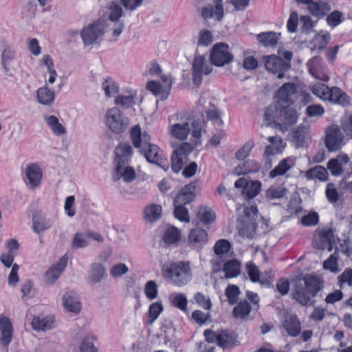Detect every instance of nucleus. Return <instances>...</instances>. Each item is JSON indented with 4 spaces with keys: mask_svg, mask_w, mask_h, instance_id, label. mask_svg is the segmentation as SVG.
<instances>
[{
    "mask_svg": "<svg viewBox=\"0 0 352 352\" xmlns=\"http://www.w3.org/2000/svg\"><path fill=\"white\" fill-rule=\"evenodd\" d=\"M129 138L135 148L143 155L146 160L152 164L160 166L164 170L168 168V162L163 158V152L160 148L151 143V136L146 131H142L139 124L133 126L129 132Z\"/></svg>",
    "mask_w": 352,
    "mask_h": 352,
    "instance_id": "obj_1",
    "label": "nucleus"
},
{
    "mask_svg": "<svg viewBox=\"0 0 352 352\" xmlns=\"http://www.w3.org/2000/svg\"><path fill=\"white\" fill-rule=\"evenodd\" d=\"M175 117L177 122L173 124H171V121L174 118L173 116L168 118L169 126L168 130L170 136L180 141L186 140L190 133V124L192 136L195 142L194 146L197 147L200 145L203 126L202 120L197 119L191 122V118L188 116L182 113H176Z\"/></svg>",
    "mask_w": 352,
    "mask_h": 352,
    "instance_id": "obj_2",
    "label": "nucleus"
},
{
    "mask_svg": "<svg viewBox=\"0 0 352 352\" xmlns=\"http://www.w3.org/2000/svg\"><path fill=\"white\" fill-rule=\"evenodd\" d=\"M263 117L267 125L275 124L285 131L297 122L298 113L289 105L271 104L266 107Z\"/></svg>",
    "mask_w": 352,
    "mask_h": 352,
    "instance_id": "obj_3",
    "label": "nucleus"
},
{
    "mask_svg": "<svg viewBox=\"0 0 352 352\" xmlns=\"http://www.w3.org/2000/svg\"><path fill=\"white\" fill-rule=\"evenodd\" d=\"M164 280L177 287H183L189 283L192 276L189 261H168L162 267Z\"/></svg>",
    "mask_w": 352,
    "mask_h": 352,
    "instance_id": "obj_4",
    "label": "nucleus"
},
{
    "mask_svg": "<svg viewBox=\"0 0 352 352\" xmlns=\"http://www.w3.org/2000/svg\"><path fill=\"white\" fill-rule=\"evenodd\" d=\"M304 285L296 283L292 293V298L301 305H307L311 300L316 296L323 288V281L318 276L313 274L303 277Z\"/></svg>",
    "mask_w": 352,
    "mask_h": 352,
    "instance_id": "obj_5",
    "label": "nucleus"
},
{
    "mask_svg": "<svg viewBox=\"0 0 352 352\" xmlns=\"http://www.w3.org/2000/svg\"><path fill=\"white\" fill-rule=\"evenodd\" d=\"M313 94L324 101H329L331 104L347 107L351 104V97L340 87H331L323 83H316L310 88Z\"/></svg>",
    "mask_w": 352,
    "mask_h": 352,
    "instance_id": "obj_6",
    "label": "nucleus"
},
{
    "mask_svg": "<svg viewBox=\"0 0 352 352\" xmlns=\"http://www.w3.org/2000/svg\"><path fill=\"white\" fill-rule=\"evenodd\" d=\"M205 340L208 343L216 344L223 349L231 348L236 342L237 336L229 329H218L212 331L207 329L204 331Z\"/></svg>",
    "mask_w": 352,
    "mask_h": 352,
    "instance_id": "obj_7",
    "label": "nucleus"
},
{
    "mask_svg": "<svg viewBox=\"0 0 352 352\" xmlns=\"http://www.w3.org/2000/svg\"><path fill=\"white\" fill-rule=\"evenodd\" d=\"M234 56L229 50V45L226 43H217L210 50V61L216 67H221L231 63Z\"/></svg>",
    "mask_w": 352,
    "mask_h": 352,
    "instance_id": "obj_8",
    "label": "nucleus"
},
{
    "mask_svg": "<svg viewBox=\"0 0 352 352\" xmlns=\"http://www.w3.org/2000/svg\"><path fill=\"white\" fill-rule=\"evenodd\" d=\"M194 148L195 146L187 142L179 144L175 148L171 155V168L174 173H177L182 169Z\"/></svg>",
    "mask_w": 352,
    "mask_h": 352,
    "instance_id": "obj_9",
    "label": "nucleus"
},
{
    "mask_svg": "<svg viewBox=\"0 0 352 352\" xmlns=\"http://www.w3.org/2000/svg\"><path fill=\"white\" fill-rule=\"evenodd\" d=\"M105 123L112 132L120 134L124 131L129 120L118 108L113 107L106 113Z\"/></svg>",
    "mask_w": 352,
    "mask_h": 352,
    "instance_id": "obj_10",
    "label": "nucleus"
},
{
    "mask_svg": "<svg viewBox=\"0 0 352 352\" xmlns=\"http://www.w3.org/2000/svg\"><path fill=\"white\" fill-rule=\"evenodd\" d=\"M105 27V20L100 18L90 23L87 28H84L80 32L84 44L89 45L96 43L98 38L103 36Z\"/></svg>",
    "mask_w": 352,
    "mask_h": 352,
    "instance_id": "obj_11",
    "label": "nucleus"
},
{
    "mask_svg": "<svg viewBox=\"0 0 352 352\" xmlns=\"http://www.w3.org/2000/svg\"><path fill=\"white\" fill-rule=\"evenodd\" d=\"M212 67L207 63L204 56H195L192 63V80L193 84L199 87L203 80V75H209Z\"/></svg>",
    "mask_w": 352,
    "mask_h": 352,
    "instance_id": "obj_12",
    "label": "nucleus"
},
{
    "mask_svg": "<svg viewBox=\"0 0 352 352\" xmlns=\"http://www.w3.org/2000/svg\"><path fill=\"white\" fill-rule=\"evenodd\" d=\"M263 60L265 69L276 75L278 79L284 78L285 72L291 67V65H288L283 58L275 54L265 56Z\"/></svg>",
    "mask_w": 352,
    "mask_h": 352,
    "instance_id": "obj_13",
    "label": "nucleus"
},
{
    "mask_svg": "<svg viewBox=\"0 0 352 352\" xmlns=\"http://www.w3.org/2000/svg\"><path fill=\"white\" fill-rule=\"evenodd\" d=\"M335 237L332 229L323 228L316 230L314 242L315 248L320 250H327L331 252L333 249Z\"/></svg>",
    "mask_w": 352,
    "mask_h": 352,
    "instance_id": "obj_14",
    "label": "nucleus"
},
{
    "mask_svg": "<svg viewBox=\"0 0 352 352\" xmlns=\"http://www.w3.org/2000/svg\"><path fill=\"white\" fill-rule=\"evenodd\" d=\"M236 188H242V194L248 199L254 198L261 191V182L258 180L247 181L244 177L238 179L234 183Z\"/></svg>",
    "mask_w": 352,
    "mask_h": 352,
    "instance_id": "obj_15",
    "label": "nucleus"
},
{
    "mask_svg": "<svg viewBox=\"0 0 352 352\" xmlns=\"http://www.w3.org/2000/svg\"><path fill=\"white\" fill-rule=\"evenodd\" d=\"M343 135L337 125L329 126L326 130L325 145L330 151H336L340 148Z\"/></svg>",
    "mask_w": 352,
    "mask_h": 352,
    "instance_id": "obj_16",
    "label": "nucleus"
},
{
    "mask_svg": "<svg viewBox=\"0 0 352 352\" xmlns=\"http://www.w3.org/2000/svg\"><path fill=\"white\" fill-rule=\"evenodd\" d=\"M68 258L66 255L62 256L59 261L52 265L45 273L44 279L47 285L54 284L60 277L67 265Z\"/></svg>",
    "mask_w": 352,
    "mask_h": 352,
    "instance_id": "obj_17",
    "label": "nucleus"
},
{
    "mask_svg": "<svg viewBox=\"0 0 352 352\" xmlns=\"http://www.w3.org/2000/svg\"><path fill=\"white\" fill-rule=\"evenodd\" d=\"M208 234L204 229L195 228L189 231L188 243L191 248L200 250L208 243Z\"/></svg>",
    "mask_w": 352,
    "mask_h": 352,
    "instance_id": "obj_18",
    "label": "nucleus"
},
{
    "mask_svg": "<svg viewBox=\"0 0 352 352\" xmlns=\"http://www.w3.org/2000/svg\"><path fill=\"white\" fill-rule=\"evenodd\" d=\"M115 153L117 160L116 170L120 171L121 165H125L130 162L133 150L129 143L123 142L116 146Z\"/></svg>",
    "mask_w": 352,
    "mask_h": 352,
    "instance_id": "obj_19",
    "label": "nucleus"
},
{
    "mask_svg": "<svg viewBox=\"0 0 352 352\" xmlns=\"http://www.w3.org/2000/svg\"><path fill=\"white\" fill-rule=\"evenodd\" d=\"M195 189L196 185L192 182L182 188L174 199L173 204L186 206L190 204L195 198Z\"/></svg>",
    "mask_w": 352,
    "mask_h": 352,
    "instance_id": "obj_20",
    "label": "nucleus"
},
{
    "mask_svg": "<svg viewBox=\"0 0 352 352\" xmlns=\"http://www.w3.org/2000/svg\"><path fill=\"white\" fill-rule=\"evenodd\" d=\"M43 173L41 167L36 163L28 165L25 168L26 184L29 188L34 189L41 182Z\"/></svg>",
    "mask_w": 352,
    "mask_h": 352,
    "instance_id": "obj_21",
    "label": "nucleus"
},
{
    "mask_svg": "<svg viewBox=\"0 0 352 352\" xmlns=\"http://www.w3.org/2000/svg\"><path fill=\"white\" fill-rule=\"evenodd\" d=\"M0 344L8 346L13 337V327L8 316H0Z\"/></svg>",
    "mask_w": 352,
    "mask_h": 352,
    "instance_id": "obj_22",
    "label": "nucleus"
},
{
    "mask_svg": "<svg viewBox=\"0 0 352 352\" xmlns=\"http://www.w3.org/2000/svg\"><path fill=\"white\" fill-rule=\"evenodd\" d=\"M297 93L296 86L293 82L284 83L276 91V97L283 103L292 104L294 103V96Z\"/></svg>",
    "mask_w": 352,
    "mask_h": 352,
    "instance_id": "obj_23",
    "label": "nucleus"
},
{
    "mask_svg": "<svg viewBox=\"0 0 352 352\" xmlns=\"http://www.w3.org/2000/svg\"><path fill=\"white\" fill-rule=\"evenodd\" d=\"M331 10L330 3L326 0L312 1L309 6V12L315 17L322 18L327 16Z\"/></svg>",
    "mask_w": 352,
    "mask_h": 352,
    "instance_id": "obj_24",
    "label": "nucleus"
},
{
    "mask_svg": "<svg viewBox=\"0 0 352 352\" xmlns=\"http://www.w3.org/2000/svg\"><path fill=\"white\" fill-rule=\"evenodd\" d=\"M296 163L295 158L287 157L281 160L278 164L269 173L270 178H275L278 176L284 175L288 172Z\"/></svg>",
    "mask_w": 352,
    "mask_h": 352,
    "instance_id": "obj_25",
    "label": "nucleus"
},
{
    "mask_svg": "<svg viewBox=\"0 0 352 352\" xmlns=\"http://www.w3.org/2000/svg\"><path fill=\"white\" fill-rule=\"evenodd\" d=\"M283 327L287 334L292 337L298 336L301 331V324L296 315L286 316L283 322Z\"/></svg>",
    "mask_w": 352,
    "mask_h": 352,
    "instance_id": "obj_26",
    "label": "nucleus"
},
{
    "mask_svg": "<svg viewBox=\"0 0 352 352\" xmlns=\"http://www.w3.org/2000/svg\"><path fill=\"white\" fill-rule=\"evenodd\" d=\"M261 164L254 160H248L239 164L233 169V174L236 175L255 173L260 170Z\"/></svg>",
    "mask_w": 352,
    "mask_h": 352,
    "instance_id": "obj_27",
    "label": "nucleus"
},
{
    "mask_svg": "<svg viewBox=\"0 0 352 352\" xmlns=\"http://www.w3.org/2000/svg\"><path fill=\"white\" fill-rule=\"evenodd\" d=\"M241 265L240 261L236 258L226 261L223 266L225 277L227 278L237 277L241 274Z\"/></svg>",
    "mask_w": 352,
    "mask_h": 352,
    "instance_id": "obj_28",
    "label": "nucleus"
},
{
    "mask_svg": "<svg viewBox=\"0 0 352 352\" xmlns=\"http://www.w3.org/2000/svg\"><path fill=\"white\" fill-rule=\"evenodd\" d=\"M252 311V307L247 300H241L234 307L232 317L236 319H245Z\"/></svg>",
    "mask_w": 352,
    "mask_h": 352,
    "instance_id": "obj_29",
    "label": "nucleus"
},
{
    "mask_svg": "<svg viewBox=\"0 0 352 352\" xmlns=\"http://www.w3.org/2000/svg\"><path fill=\"white\" fill-rule=\"evenodd\" d=\"M305 176L308 180L318 179L320 182H325L329 177L327 169L320 165L307 170L305 172Z\"/></svg>",
    "mask_w": 352,
    "mask_h": 352,
    "instance_id": "obj_30",
    "label": "nucleus"
},
{
    "mask_svg": "<svg viewBox=\"0 0 352 352\" xmlns=\"http://www.w3.org/2000/svg\"><path fill=\"white\" fill-rule=\"evenodd\" d=\"M309 72L310 74L316 79L327 82L329 77L326 72V69L320 63L312 61L309 64Z\"/></svg>",
    "mask_w": 352,
    "mask_h": 352,
    "instance_id": "obj_31",
    "label": "nucleus"
},
{
    "mask_svg": "<svg viewBox=\"0 0 352 352\" xmlns=\"http://www.w3.org/2000/svg\"><path fill=\"white\" fill-rule=\"evenodd\" d=\"M38 102L43 105H50L55 100V93L47 85L40 87L36 91Z\"/></svg>",
    "mask_w": 352,
    "mask_h": 352,
    "instance_id": "obj_32",
    "label": "nucleus"
},
{
    "mask_svg": "<svg viewBox=\"0 0 352 352\" xmlns=\"http://www.w3.org/2000/svg\"><path fill=\"white\" fill-rule=\"evenodd\" d=\"M231 249V243L228 240L224 239L217 241L213 247L214 254L220 259H226Z\"/></svg>",
    "mask_w": 352,
    "mask_h": 352,
    "instance_id": "obj_33",
    "label": "nucleus"
},
{
    "mask_svg": "<svg viewBox=\"0 0 352 352\" xmlns=\"http://www.w3.org/2000/svg\"><path fill=\"white\" fill-rule=\"evenodd\" d=\"M278 35L274 32H263L256 35L259 43L265 47H275L278 41Z\"/></svg>",
    "mask_w": 352,
    "mask_h": 352,
    "instance_id": "obj_34",
    "label": "nucleus"
},
{
    "mask_svg": "<svg viewBox=\"0 0 352 352\" xmlns=\"http://www.w3.org/2000/svg\"><path fill=\"white\" fill-rule=\"evenodd\" d=\"M63 305L66 309L74 313H78L81 309V304L73 292H67L64 295Z\"/></svg>",
    "mask_w": 352,
    "mask_h": 352,
    "instance_id": "obj_35",
    "label": "nucleus"
},
{
    "mask_svg": "<svg viewBox=\"0 0 352 352\" xmlns=\"http://www.w3.org/2000/svg\"><path fill=\"white\" fill-rule=\"evenodd\" d=\"M197 217L204 225L211 224L216 219L214 212L208 206H200L197 210Z\"/></svg>",
    "mask_w": 352,
    "mask_h": 352,
    "instance_id": "obj_36",
    "label": "nucleus"
},
{
    "mask_svg": "<svg viewBox=\"0 0 352 352\" xmlns=\"http://www.w3.org/2000/svg\"><path fill=\"white\" fill-rule=\"evenodd\" d=\"M1 43L3 47L1 53V63L5 72L7 73L10 71V61L14 58L16 52L10 45H6L5 41H2Z\"/></svg>",
    "mask_w": 352,
    "mask_h": 352,
    "instance_id": "obj_37",
    "label": "nucleus"
},
{
    "mask_svg": "<svg viewBox=\"0 0 352 352\" xmlns=\"http://www.w3.org/2000/svg\"><path fill=\"white\" fill-rule=\"evenodd\" d=\"M330 40L331 35L328 32L320 31L314 36L312 40V43L314 49L320 52L326 49Z\"/></svg>",
    "mask_w": 352,
    "mask_h": 352,
    "instance_id": "obj_38",
    "label": "nucleus"
},
{
    "mask_svg": "<svg viewBox=\"0 0 352 352\" xmlns=\"http://www.w3.org/2000/svg\"><path fill=\"white\" fill-rule=\"evenodd\" d=\"M54 324V319L51 316L40 318L34 317L32 321V328L36 331H45L52 329Z\"/></svg>",
    "mask_w": 352,
    "mask_h": 352,
    "instance_id": "obj_39",
    "label": "nucleus"
},
{
    "mask_svg": "<svg viewBox=\"0 0 352 352\" xmlns=\"http://www.w3.org/2000/svg\"><path fill=\"white\" fill-rule=\"evenodd\" d=\"M106 9L105 14H107V18L111 21L116 22L122 16V8L118 3L114 1L110 2L106 6Z\"/></svg>",
    "mask_w": 352,
    "mask_h": 352,
    "instance_id": "obj_40",
    "label": "nucleus"
},
{
    "mask_svg": "<svg viewBox=\"0 0 352 352\" xmlns=\"http://www.w3.org/2000/svg\"><path fill=\"white\" fill-rule=\"evenodd\" d=\"M162 207L157 204H151L145 208L144 219L149 222L155 221L158 219L162 213Z\"/></svg>",
    "mask_w": 352,
    "mask_h": 352,
    "instance_id": "obj_41",
    "label": "nucleus"
},
{
    "mask_svg": "<svg viewBox=\"0 0 352 352\" xmlns=\"http://www.w3.org/2000/svg\"><path fill=\"white\" fill-rule=\"evenodd\" d=\"M196 8L197 10L199 12L201 16L205 20H208L209 19L212 18L217 21H220L222 20L218 19L216 14V8L212 4L208 3L206 5L196 6Z\"/></svg>",
    "mask_w": 352,
    "mask_h": 352,
    "instance_id": "obj_42",
    "label": "nucleus"
},
{
    "mask_svg": "<svg viewBox=\"0 0 352 352\" xmlns=\"http://www.w3.org/2000/svg\"><path fill=\"white\" fill-rule=\"evenodd\" d=\"M181 239L180 231L175 227L168 228L163 236V241L166 244L177 243Z\"/></svg>",
    "mask_w": 352,
    "mask_h": 352,
    "instance_id": "obj_43",
    "label": "nucleus"
},
{
    "mask_svg": "<svg viewBox=\"0 0 352 352\" xmlns=\"http://www.w3.org/2000/svg\"><path fill=\"white\" fill-rule=\"evenodd\" d=\"M45 120L55 135H61L66 132L65 128L59 122L58 119L55 116L46 117Z\"/></svg>",
    "mask_w": 352,
    "mask_h": 352,
    "instance_id": "obj_44",
    "label": "nucleus"
},
{
    "mask_svg": "<svg viewBox=\"0 0 352 352\" xmlns=\"http://www.w3.org/2000/svg\"><path fill=\"white\" fill-rule=\"evenodd\" d=\"M164 308L161 302H153L148 308L147 322L151 324L159 317Z\"/></svg>",
    "mask_w": 352,
    "mask_h": 352,
    "instance_id": "obj_45",
    "label": "nucleus"
},
{
    "mask_svg": "<svg viewBox=\"0 0 352 352\" xmlns=\"http://www.w3.org/2000/svg\"><path fill=\"white\" fill-rule=\"evenodd\" d=\"M241 292L239 287L236 285H228L225 289V294L230 305L236 304Z\"/></svg>",
    "mask_w": 352,
    "mask_h": 352,
    "instance_id": "obj_46",
    "label": "nucleus"
},
{
    "mask_svg": "<svg viewBox=\"0 0 352 352\" xmlns=\"http://www.w3.org/2000/svg\"><path fill=\"white\" fill-rule=\"evenodd\" d=\"M174 217L179 221L183 223H189L190 221L188 210L185 206L173 204Z\"/></svg>",
    "mask_w": 352,
    "mask_h": 352,
    "instance_id": "obj_47",
    "label": "nucleus"
},
{
    "mask_svg": "<svg viewBox=\"0 0 352 352\" xmlns=\"http://www.w3.org/2000/svg\"><path fill=\"white\" fill-rule=\"evenodd\" d=\"M326 16L327 25L332 28L337 27L344 20L343 14L339 10H334L329 13Z\"/></svg>",
    "mask_w": 352,
    "mask_h": 352,
    "instance_id": "obj_48",
    "label": "nucleus"
},
{
    "mask_svg": "<svg viewBox=\"0 0 352 352\" xmlns=\"http://www.w3.org/2000/svg\"><path fill=\"white\" fill-rule=\"evenodd\" d=\"M105 274V269L100 263H94L91 265L90 279L91 282L98 283L103 278Z\"/></svg>",
    "mask_w": 352,
    "mask_h": 352,
    "instance_id": "obj_49",
    "label": "nucleus"
},
{
    "mask_svg": "<svg viewBox=\"0 0 352 352\" xmlns=\"http://www.w3.org/2000/svg\"><path fill=\"white\" fill-rule=\"evenodd\" d=\"M135 96L131 94L129 96L118 95L115 98V104L118 106L129 109L135 104Z\"/></svg>",
    "mask_w": 352,
    "mask_h": 352,
    "instance_id": "obj_50",
    "label": "nucleus"
},
{
    "mask_svg": "<svg viewBox=\"0 0 352 352\" xmlns=\"http://www.w3.org/2000/svg\"><path fill=\"white\" fill-rule=\"evenodd\" d=\"M195 302L204 309L210 310L212 307V302L209 296L201 292H196L193 296Z\"/></svg>",
    "mask_w": 352,
    "mask_h": 352,
    "instance_id": "obj_51",
    "label": "nucleus"
},
{
    "mask_svg": "<svg viewBox=\"0 0 352 352\" xmlns=\"http://www.w3.org/2000/svg\"><path fill=\"white\" fill-rule=\"evenodd\" d=\"M307 132L303 127H297L292 132V141L295 143L296 147H302L305 144Z\"/></svg>",
    "mask_w": 352,
    "mask_h": 352,
    "instance_id": "obj_52",
    "label": "nucleus"
},
{
    "mask_svg": "<svg viewBox=\"0 0 352 352\" xmlns=\"http://www.w3.org/2000/svg\"><path fill=\"white\" fill-rule=\"evenodd\" d=\"M338 250L336 249L329 257L323 262V268L335 272L338 270Z\"/></svg>",
    "mask_w": 352,
    "mask_h": 352,
    "instance_id": "obj_53",
    "label": "nucleus"
},
{
    "mask_svg": "<svg viewBox=\"0 0 352 352\" xmlns=\"http://www.w3.org/2000/svg\"><path fill=\"white\" fill-rule=\"evenodd\" d=\"M124 165L120 166V171L116 170L118 174L122 177L124 181L126 183L133 182L136 177V173L134 168L131 166H126Z\"/></svg>",
    "mask_w": 352,
    "mask_h": 352,
    "instance_id": "obj_54",
    "label": "nucleus"
},
{
    "mask_svg": "<svg viewBox=\"0 0 352 352\" xmlns=\"http://www.w3.org/2000/svg\"><path fill=\"white\" fill-rule=\"evenodd\" d=\"M319 222V215L315 212H309L300 219V223L307 227L316 226Z\"/></svg>",
    "mask_w": 352,
    "mask_h": 352,
    "instance_id": "obj_55",
    "label": "nucleus"
},
{
    "mask_svg": "<svg viewBox=\"0 0 352 352\" xmlns=\"http://www.w3.org/2000/svg\"><path fill=\"white\" fill-rule=\"evenodd\" d=\"M287 192V189L281 186H271L266 191V197L270 199L283 197Z\"/></svg>",
    "mask_w": 352,
    "mask_h": 352,
    "instance_id": "obj_56",
    "label": "nucleus"
},
{
    "mask_svg": "<svg viewBox=\"0 0 352 352\" xmlns=\"http://www.w3.org/2000/svg\"><path fill=\"white\" fill-rule=\"evenodd\" d=\"M338 285L342 288L345 285L352 286V268H346L338 277Z\"/></svg>",
    "mask_w": 352,
    "mask_h": 352,
    "instance_id": "obj_57",
    "label": "nucleus"
},
{
    "mask_svg": "<svg viewBox=\"0 0 352 352\" xmlns=\"http://www.w3.org/2000/svg\"><path fill=\"white\" fill-rule=\"evenodd\" d=\"M244 214L250 219L253 228L255 230L257 225L256 217L258 214V209L256 205L254 204L249 206H245L244 208Z\"/></svg>",
    "mask_w": 352,
    "mask_h": 352,
    "instance_id": "obj_58",
    "label": "nucleus"
},
{
    "mask_svg": "<svg viewBox=\"0 0 352 352\" xmlns=\"http://www.w3.org/2000/svg\"><path fill=\"white\" fill-rule=\"evenodd\" d=\"M246 270L250 280L252 283H258L260 281L261 273L258 267L252 262H250L246 265Z\"/></svg>",
    "mask_w": 352,
    "mask_h": 352,
    "instance_id": "obj_59",
    "label": "nucleus"
},
{
    "mask_svg": "<svg viewBox=\"0 0 352 352\" xmlns=\"http://www.w3.org/2000/svg\"><path fill=\"white\" fill-rule=\"evenodd\" d=\"M172 304L183 311H187L188 300L184 294H177L172 300Z\"/></svg>",
    "mask_w": 352,
    "mask_h": 352,
    "instance_id": "obj_60",
    "label": "nucleus"
},
{
    "mask_svg": "<svg viewBox=\"0 0 352 352\" xmlns=\"http://www.w3.org/2000/svg\"><path fill=\"white\" fill-rule=\"evenodd\" d=\"M50 227V224L43 218L33 216V230L35 232L40 233Z\"/></svg>",
    "mask_w": 352,
    "mask_h": 352,
    "instance_id": "obj_61",
    "label": "nucleus"
},
{
    "mask_svg": "<svg viewBox=\"0 0 352 352\" xmlns=\"http://www.w3.org/2000/svg\"><path fill=\"white\" fill-rule=\"evenodd\" d=\"M325 194L327 199L331 204H335L339 200L338 192L333 183H329L327 185Z\"/></svg>",
    "mask_w": 352,
    "mask_h": 352,
    "instance_id": "obj_62",
    "label": "nucleus"
},
{
    "mask_svg": "<svg viewBox=\"0 0 352 352\" xmlns=\"http://www.w3.org/2000/svg\"><path fill=\"white\" fill-rule=\"evenodd\" d=\"M94 339V336L85 337L80 346V352H98V349L94 346L93 341Z\"/></svg>",
    "mask_w": 352,
    "mask_h": 352,
    "instance_id": "obj_63",
    "label": "nucleus"
},
{
    "mask_svg": "<svg viewBox=\"0 0 352 352\" xmlns=\"http://www.w3.org/2000/svg\"><path fill=\"white\" fill-rule=\"evenodd\" d=\"M340 123L341 129L346 136L352 138V115L343 117Z\"/></svg>",
    "mask_w": 352,
    "mask_h": 352,
    "instance_id": "obj_64",
    "label": "nucleus"
}]
</instances>
